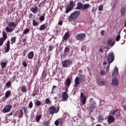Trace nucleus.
I'll list each match as a JSON object with an SVG mask.
<instances>
[{
  "instance_id": "nucleus-1",
  "label": "nucleus",
  "mask_w": 126,
  "mask_h": 126,
  "mask_svg": "<svg viewBox=\"0 0 126 126\" xmlns=\"http://www.w3.org/2000/svg\"><path fill=\"white\" fill-rule=\"evenodd\" d=\"M8 27H6L5 30L7 33H11V32H13V30H14L15 28H16V26L18 25V22L16 23L11 22H7Z\"/></svg>"
},
{
  "instance_id": "nucleus-2",
  "label": "nucleus",
  "mask_w": 126,
  "mask_h": 126,
  "mask_svg": "<svg viewBox=\"0 0 126 126\" xmlns=\"http://www.w3.org/2000/svg\"><path fill=\"white\" fill-rule=\"evenodd\" d=\"M79 80L80 82H79ZM75 87H77L81 83L85 82L86 80L85 79V75H81L79 77H76L75 79Z\"/></svg>"
},
{
  "instance_id": "nucleus-3",
  "label": "nucleus",
  "mask_w": 126,
  "mask_h": 126,
  "mask_svg": "<svg viewBox=\"0 0 126 126\" xmlns=\"http://www.w3.org/2000/svg\"><path fill=\"white\" fill-rule=\"evenodd\" d=\"M48 112L50 115H52V116H54V114H58V112H60V105H58L57 107L55 106L49 107Z\"/></svg>"
},
{
  "instance_id": "nucleus-4",
  "label": "nucleus",
  "mask_w": 126,
  "mask_h": 126,
  "mask_svg": "<svg viewBox=\"0 0 126 126\" xmlns=\"http://www.w3.org/2000/svg\"><path fill=\"white\" fill-rule=\"evenodd\" d=\"M80 15V10H76L73 12H72V13H71V14L68 17V20L69 22H70L71 21H72V20H75V19H76V18H77Z\"/></svg>"
},
{
  "instance_id": "nucleus-5",
  "label": "nucleus",
  "mask_w": 126,
  "mask_h": 126,
  "mask_svg": "<svg viewBox=\"0 0 126 126\" xmlns=\"http://www.w3.org/2000/svg\"><path fill=\"white\" fill-rule=\"evenodd\" d=\"M89 7H90V4H83L82 3L79 2L77 4V7H76L75 9H82V10H85L86 9H88Z\"/></svg>"
},
{
  "instance_id": "nucleus-6",
  "label": "nucleus",
  "mask_w": 126,
  "mask_h": 126,
  "mask_svg": "<svg viewBox=\"0 0 126 126\" xmlns=\"http://www.w3.org/2000/svg\"><path fill=\"white\" fill-rule=\"evenodd\" d=\"M65 6H66L65 13H68L69 11H71V10L73 9V7L75 6V3H74L73 1L71 0L70 1V3H69V4L66 5Z\"/></svg>"
},
{
  "instance_id": "nucleus-7",
  "label": "nucleus",
  "mask_w": 126,
  "mask_h": 126,
  "mask_svg": "<svg viewBox=\"0 0 126 126\" xmlns=\"http://www.w3.org/2000/svg\"><path fill=\"white\" fill-rule=\"evenodd\" d=\"M2 35V37L0 38V47H2L3 43H4V41L7 39V34L5 32L3 31Z\"/></svg>"
},
{
  "instance_id": "nucleus-8",
  "label": "nucleus",
  "mask_w": 126,
  "mask_h": 126,
  "mask_svg": "<svg viewBox=\"0 0 126 126\" xmlns=\"http://www.w3.org/2000/svg\"><path fill=\"white\" fill-rule=\"evenodd\" d=\"M63 67H70L72 64V61L70 60H64L62 62Z\"/></svg>"
},
{
  "instance_id": "nucleus-9",
  "label": "nucleus",
  "mask_w": 126,
  "mask_h": 126,
  "mask_svg": "<svg viewBox=\"0 0 126 126\" xmlns=\"http://www.w3.org/2000/svg\"><path fill=\"white\" fill-rule=\"evenodd\" d=\"M106 59L109 63H112L115 61V55L114 53H110L108 56H106Z\"/></svg>"
},
{
  "instance_id": "nucleus-10",
  "label": "nucleus",
  "mask_w": 126,
  "mask_h": 126,
  "mask_svg": "<svg viewBox=\"0 0 126 126\" xmlns=\"http://www.w3.org/2000/svg\"><path fill=\"white\" fill-rule=\"evenodd\" d=\"M86 37V34L85 33H79L75 36V38L77 41H83Z\"/></svg>"
},
{
  "instance_id": "nucleus-11",
  "label": "nucleus",
  "mask_w": 126,
  "mask_h": 126,
  "mask_svg": "<svg viewBox=\"0 0 126 126\" xmlns=\"http://www.w3.org/2000/svg\"><path fill=\"white\" fill-rule=\"evenodd\" d=\"M12 108V105H6L3 109V113L5 114V113H9L10 110Z\"/></svg>"
},
{
  "instance_id": "nucleus-12",
  "label": "nucleus",
  "mask_w": 126,
  "mask_h": 126,
  "mask_svg": "<svg viewBox=\"0 0 126 126\" xmlns=\"http://www.w3.org/2000/svg\"><path fill=\"white\" fill-rule=\"evenodd\" d=\"M115 118L112 115H109L107 117V123L109 125H111V124H113V123H115Z\"/></svg>"
},
{
  "instance_id": "nucleus-13",
  "label": "nucleus",
  "mask_w": 126,
  "mask_h": 126,
  "mask_svg": "<svg viewBox=\"0 0 126 126\" xmlns=\"http://www.w3.org/2000/svg\"><path fill=\"white\" fill-rule=\"evenodd\" d=\"M67 100H68V94L66 92H63L62 94V101L66 102Z\"/></svg>"
},
{
  "instance_id": "nucleus-14",
  "label": "nucleus",
  "mask_w": 126,
  "mask_h": 126,
  "mask_svg": "<svg viewBox=\"0 0 126 126\" xmlns=\"http://www.w3.org/2000/svg\"><path fill=\"white\" fill-rule=\"evenodd\" d=\"M112 85L114 86H116L117 85H119V79L117 77H114L112 79Z\"/></svg>"
},
{
  "instance_id": "nucleus-15",
  "label": "nucleus",
  "mask_w": 126,
  "mask_h": 126,
  "mask_svg": "<svg viewBox=\"0 0 126 126\" xmlns=\"http://www.w3.org/2000/svg\"><path fill=\"white\" fill-rule=\"evenodd\" d=\"M6 46V47L5 48V53H8L9 50H10V41L9 40H7Z\"/></svg>"
},
{
  "instance_id": "nucleus-16",
  "label": "nucleus",
  "mask_w": 126,
  "mask_h": 126,
  "mask_svg": "<svg viewBox=\"0 0 126 126\" xmlns=\"http://www.w3.org/2000/svg\"><path fill=\"white\" fill-rule=\"evenodd\" d=\"M30 10L33 13H37V12H38V10H39V9L38 6H34L31 7Z\"/></svg>"
},
{
  "instance_id": "nucleus-17",
  "label": "nucleus",
  "mask_w": 126,
  "mask_h": 126,
  "mask_svg": "<svg viewBox=\"0 0 126 126\" xmlns=\"http://www.w3.org/2000/svg\"><path fill=\"white\" fill-rule=\"evenodd\" d=\"M96 107H97V104L95 101H93L92 103L91 104L90 108L91 111H93L94 109H96Z\"/></svg>"
},
{
  "instance_id": "nucleus-18",
  "label": "nucleus",
  "mask_w": 126,
  "mask_h": 126,
  "mask_svg": "<svg viewBox=\"0 0 126 126\" xmlns=\"http://www.w3.org/2000/svg\"><path fill=\"white\" fill-rule=\"evenodd\" d=\"M112 39L111 38H109L107 40V45H108V46H111V47H113V46H114V45H115L116 41H112Z\"/></svg>"
},
{
  "instance_id": "nucleus-19",
  "label": "nucleus",
  "mask_w": 126,
  "mask_h": 126,
  "mask_svg": "<svg viewBox=\"0 0 126 126\" xmlns=\"http://www.w3.org/2000/svg\"><path fill=\"white\" fill-rule=\"evenodd\" d=\"M107 82L106 81H100V80L97 81V84H98V85H99V86L105 85L107 84Z\"/></svg>"
},
{
  "instance_id": "nucleus-20",
  "label": "nucleus",
  "mask_w": 126,
  "mask_h": 126,
  "mask_svg": "<svg viewBox=\"0 0 126 126\" xmlns=\"http://www.w3.org/2000/svg\"><path fill=\"white\" fill-rule=\"evenodd\" d=\"M65 83L68 88L70 86V84H71V80L70 78H67L65 81Z\"/></svg>"
},
{
  "instance_id": "nucleus-21",
  "label": "nucleus",
  "mask_w": 126,
  "mask_h": 126,
  "mask_svg": "<svg viewBox=\"0 0 126 126\" xmlns=\"http://www.w3.org/2000/svg\"><path fill=\"white\" fill-rule=\"evenodd\" d=\"M119 73V69L116 67L114 68V71L112 72V76H116Z\"/></svg>"
},
{
  "instance_id": "nucleus-22",
  "label": "nucleus",
  "mask_w": 126,
  "mask_h": 126,
  "mask_svg": "<svg viewBox=\"0 0 126 126\" xmlns=\"http://www.w3.org/2000/svg\"><path fill=\"white\" fill-rule=\"evenodd\" d=\"M69 38V32H66L63 36V40L66 41Z\"/></svg>"
},
{
  "instance_id": "nucleus-23",
  "label": "nucleus",
  "mask_w": 126,
  "mask_h": 126,
  "mask_svg": "<svg viewBox=\"0 0 126 126\" xmlns=\"http://www.w3.org/2000/svg\"><path fill=\"white\" fill-rule=\"evenodd\" d=\"M45 29H47V26H46V24H42L40 26V28H39V30L40 31H43Z\"/></svg>"
},
{
  "instance_id": "nucleus-24",
  "label": "nucleus",
  "mask_w": 126,
  "mask_h": 126,
  "mask_svg": "<svg viewBox=\"0 0 126 126\" xmlns=\"http://www.w3.org/2000/svg\"><path fill=\"white\" fill-rule=\"evenodd\" d=\"M28 57L30 60H32V59L34 58V52L33 51L30 52L29 53Z\"/></svg>"
},
{
  "instance_id": "nucleus-25",
  "label": "nucleus",
  "mask_w": 126,
  "mask_h": 126,
  "mask_svg": "<svg viewBox=\"0 0 126 126\" xmlns=\"http://www.w3.org/2000/svg\"><path fill=\"white\" fill-rule=\"evenodd\" d=\"M70 51V48L68 47H66L64 50V54L65 55L68 54V53Z\"/></svg>"
},
{
  "instance_id": "nucleus-26",
  "label": "nucleus",
  "mask_w": 126,
  "mask_h": 126,
  "mask_svg": "<svg viewBox=\"0 0 126 126\" xmlns=\"http://www.w3.org/2000/svg\"><path fill=\"white\" fill-rule=\"evenodd\" d=\"M118 112V109L113 110L111 111L109 113V116H112V117H114L116 115V112Z\"/></svg>"
},
{
  "instance_id": "nucleus-27",
  "label": "nucleus",
  "mask_w": 126,
  "mask_h": 126,
  "mask_svg": "<svg viewBox=\"0 0 126 126\" xmlns=\"http://www.w3.org/2000/svg\"><path fill=\"white\" fill-rule=\"evenodd\" d=\"M21 90L22 91V92H23V93H26V92H27V87H26V86H24L23 87H22Z\"/></svg>"
},
{
  "instance_id": "nucleus-28",
  "label": "nucleus",
  "mask_w": 126,
  "mask_h": 126,
  "mask_svg": "<svg viewBox=\"0 0 126 126\" xmlns=\"http://www.w3.org/2000/svg\"><path fill=\"white\" fill-rule=\"evenodd\" d=\"M19 112H20V113L19 114V115L18 117L19 119H21V118L23 117V115H24L23 110H22V109H20Z\"/></svg>"
},
{
  "instance_id": "nucleus-29",
  "label": "nucleus",
  "mask_w": 126,
  "mask_h": 126,
  "mask_svg": "<svg viewBox=\"0 0 126 126\" xmlns=\"http://www.w3.org/2000/svg\"><path fill=\"white\" fill-rule=\"evenodd\" d=\"M81 101L83 105H85L86 104V96H84L83 97H82Z\"/></svg>"
},
{
  "instance_id": "nucleus-30",
  "label": "nucleus",
  "mask_w": 126,
  "mask_h": 126,
  "mask_svg": "<svg viewBox=\"0 0 126 126\" xmlns=\"http://www.w3.org/2000/svg\"><path fill=\"white\" fill-rule=\"evenodd\" d=\"M11 91H7L5 94V97L6 98H9V96H10L11 95Z\"/></svg>"
},
{
  "instance_id": "nucleus-31",
  "label": "nucleus",
  "mask_w": 126,
  "mask_h": 126,
  "mask_svg": "<svg viewBox=\"0 0 126 126\" xmlns=\"http://www.w3.org/2000/svg\"><path fill=\"white\" fill-rule=\"evenodd\" d=\"M98 122H102V121H104V118L102 115H99L97 117Z\"/></svg>"
},
{
  "instance_id": "nucleus-32",
  "label": "nucleus",
  "mask_w": 126,
  "mask_h": 126,
  "mask_svg": "<svg viewBox=\"0 0 126 126\" xmlns=\"http://www.w3.org/2000/svg\"><path fill=\"white\" fill-rule=\"evenodd\" d=\"M121 15H125L126 13V8L122 7L121 11Z\"/></svg>"
},
{
  "instance_id": "nucleus-33",
  "label": "nucleus",
  "mask_w": 126,
  "mask_h": 126,
  "mask_svg": "<svg viewBox=\"0 0 126 126\" xmlns=\"http://www.w3.org/2000/svg\"><path fill=\"white\" fill-rule=\"evenodd\" d=\"M32 25L33 26H38V25H39V23L36 21V20H33Z\"/></svg>"
},
{
  "instance_id": "nucleus-34",
  "label": "nucleus",
  "mask_w": 126,
  "mask_h": 126,
  "mask_svg": "<svg viewBox=\"0 0 126 126\" xmlns=\"http://www.w3.org/2000/svg\"><path fill=\"white\" fill-rule=\"evenodd\" d=\"M45 103L47 105L49 104H51V100L49 98H46V99L45 100Z\"/></svg>"
},
{
  "instance_id": "nucleus-35",
  "label": "nucleus",
  "mask_w": 126,
  "mask_h": 126,
  "mask_svg": "<svg viewBox=\"0 0 126 126\" xmlns=\"http://www.w3.org/2000/svg\"><path fill=\"white\" fill-rule=\"evenodd\" d=\"M41 104H42V103H41V101H40L39 100H37V101L35 102V106H36L37 107H40V106H41Z\"/></svg>"
},
{
  "instance_id": "nucleus-36",
  "label": "nucleus",
  "mask_w": 126,
  "mask_h": 126,
  "mask_svg": "<svg viewBox=\"0 0 126 126\" xmlns=\"http://www.w3.org/2000/svg\"><path fill=\"white\" fill-rule=\"evenodd\" d=\"M6 65H7V63H6V62H2L1 63V68H4L5 67H6Z\"/></svg>"
},
{
  "instance_id": "nucleus-37",
  "label": "nucleus",
  "mask_w": 126,
  "mask_h": 126,
  "mask_svg": "<svg viewBox=\"0 0 126 126\" xmlns=\"http://www.w3.org/2000/svg\"><path fill=\"white\" fill-rule=\"evenodd\" d=\"M41 118H42V115L36 116V122H37V123H39L41 120Z\"/></svg>"
},
{
  "instance_id": "nucleus-38",
  "label": "nucleus",
  "mask_w": 126,
  "mask_h": 126,
  "mask_svg": "<svg viewBox=\"0 0 126 126\" xmlns=\"http://www.w3.org/2000/svg\"><path fill=\"white\" fill-rule=\"evenodd\" d=\"M39 20L40 22H43L45 20V14L44 15H41L39 17Z\"/></svg>"
},
{
  "instance_id": "nucleus-39",
  "label": "nucleus",
  "mask_w": 126,
  "mask_h": 126,
  "mask_svg": "<svg viewBox=\"0 0 126 126\" xmlns=\"http://www.w3.org/2000/svg\"><path fill=\"white\" fill-rule=\"evenodd\" d=\"M43 124L44 126H49V125H50V122H49V121H46L43 122Z\"/></svg>"
},
{
  "instance_id": "nucleus-40",
  "label": "nucleus",
  "mask_w": 126,
  "mask_h": 126,
  "mask_svg": "<svg viewBox=\"0 0 126 126\" xmlns=\"http://www.w3.org/2000/svg\"><path fill=\"white\" fill-rule=\"evenodd\" d=\"M120 39H121V35H120V33H119L116 38V41L117 42H119V41H120Z\"/></svg>"
},
{
  "instance_id": "nucleus-41",
  "label": "nucleus",
  "mask_w": 126,
  "mask_h": 126,
  "mask_svg": "<svg viewBox=\"0 0 126 126\" xmlns=\"http://www.w3.org/2000/svg\"><path fill=\"white\" fill-rule=\"evenodd\" d=\"M30 31L29 29H26L23 32V34L25 35L26 34H27V33H29Z\"/></svg>"
},
{
  "instance_id": "nucleus-42",
  "label": "nucleus",
  "mask_w": 126,
  "mask_h": 126,
  "mask_svg": "<svg viewBox=\"0 0 126 126\" xmlns=\"http://www.w3.org/2000/svg\"><path fill=\"white\" fill-rule=\"evenodd\" d=\"M11 41L12 43H15L16 42V36L11 37Z\"/></svg>"
},
{
  "instance_id": "nucleus-43",
  "label": "nucleus",
  "mask_w": 126,
  "mask_h": 126,
  "mask_svg": "<svg viewBox=\"0 0 126 126\" xmlns=\"http://www.w3.org/2000/svg\"><path fill=\"white\" fill-rule=\"evenodd\" d=\"M29 108H30V109H32V108H33V102H32V101H30Z\"/></svg>"
},
{
  "instance_id": "nucleus-44",
  "label": "nucleus",
  "mask_w": 126,
  "mask_h": 126,
  "mask_svg": "<svg viewBox=\"0 0 126 126\" xmlns=\"http://www.w3.org/2000/svg\"><path fill=\"white\" fill-rule=\"evenodd\" d=\"M54 46L53 45H50L49 46V49H48V51H50V52L53 51V50H54Z\"/></svg>"
},
{
  "instance_id": "nucleus-45",
  "label": "nucleus",
  "mask_w": 126,
  "mask_h": 126,
  "mask_svg": "<svg viewBox=\"0 0 126 126\" xmlns=\"http://www.w3.org/2000/svg\"><path fill=\"white\" fill-rule=\"evenodd\" d=\"M100 75L102 76L103 75H105V74H106V71H104V70H101L100 72Z\"/></svg>"
},
{
  "instance_id": "nucleus-46",
  "label": "nucleus",
  "mask_w": 126,
  "mask_h": 126,
  "mask_svg": "<svg viewBox=\"0 0 126 126\" xmlns=\"http://www.w3.org/2000/svg\"><path fill=\"white\" fill-rule=\"evenodd\" d=\"M11 85V82H7L6 84V87H9Z\"/></svg>"
},
{
  "instance_id": "nucleus-47",
  "label": "nucleus",
  "mask_w": 126,
  "mask_h": 126,
  "mask_svg": "<svg viewBox=\"0 0 126 126\" xmlns=\"http://www.w3.org/2000/svg\"><path fill=\"white\" fill-rule=\"evenodd\" d=\"M99 11H102L103 10V5H101L98 6Z\"/></svg>"
},
{
  "instance_id": "nucleus-48",
  "label": "nucleus",
  "mask_w": 126,
  "mask_h": 126,
  "mask_svg": "<svg viewBox=\"0 0 126 126\" xmlns=\"http://www.w3.org/2000/svg\"><path fill=\"white\" fill-rule=\"evenodd\" d=\"M22 110H23L25 114H26V111H27V108L26 107H22Z\"/></svg>"
},
{
  "instance_id": "nucleus-49",
  "label": "nucleus",
  "mask_w": 126,
  "mask_h": 126,
  "mask_svg": "<svg viewBox=\"0 0 126 126\" xmlns=\"http://www.w3.org/2000/svg\"><path fill=\"white\" fill-rule=\"evenodd\" d=\"M55 125L56 126H58L60 125V121H59V120H56L55 122Z\"/></svg>"
},
{
  "instance_id": "nucleus-50",
  "label": "nucleus",
  "mask_w": 126,
  "mask_h": 126,
  "mask_svg": "<svg viewBox=\"0 0 126 126\" xmlns=\"http://www.w3.org/2000/svg\"><path fill=\"white\" fill-rule=\"evenodd\" d=\"M57 88V86H53L52 90V94H54V89Z\"/></svg>"
},
{
  "instance_id": "nucleus-51",
  "label": "nucleus",
  "mask_w": 126,
  "mask_h": 126,
  "mask_svg": "<svg viewBox=\"0 0 126 126\" xmlns=\"http://www.w3.org/2000/svg\"><path fill=\"white\" fill-rule=\"evenodd\" d=\"M23 65L24 66V67H26L28 65V64L26 63V62H23Z\"/></svg>"
},
{
  "instance_id": "nucleus-52",
  "label": "nucleus",
  "mask_w": 126,
  "mask_h": 126,
  "mask_svg": "<svg viewBox=\"0 0 126 126\" xmlns=\"http://www.w3.org/2000/svg\"><path fill=\"white\" fill-rule=\"evenodd\" d=\"M34 118V112H32L31 114V119H32V120H33Z\"/></svg>"
},
{
  "instance_id": "nucleus-53",
  "label": "nucleus",
  "mask_w": 126,
  "mask_h": 126,
  "mask_svg": "<svg viewBox=\"0 0 126 126\" xmlns=\"http://www.w3.org/2000/svg\"><path fill=\"white\" fill-rule=\"evenodd\" d=\"M100 35H101V36H104V35H105V31H102L101 32H100Z\"/></svg>"
},
{
  "instance_id": "nucleus-54",
  "label": "nucleus",
  "mask_w": 126,
  "mask_h": 126,
  "mask_svg": "<svg viewBox=\"0 0 126 126\" xmlns=\"http://www.w3.org/2000/svg\"><path fill=\"white\" fill-rule=\"evenodd\" d=\"M58 25H60V26H62L63 25V21H59L58 22Z\"/></svg>"
},
{
  "instance_id": "nucleus-55",
  "label": "nucleus",
  "mask_w": 126,
  "mask_h": 126,
  "mask_svg": "<svg viewBox=\"0 0 126 126\" xmlns=\"http://www.w3.org/2000/svg\"><path fill=\"white\" fill-rule=\"evenodd\" d=\"M46 4V0L42 1L41 3H40V4L42 5H45Z\"/></svg>"
},
{
  "instance_id": "nucleus-56",
  "label": "nucleus",
  "mask_w": 126,
  "mask_h": 126,
  "mask_svg": "<svg viewBox=\"0 0 126 126\" xmlns=\"http://www.w3.org/2000/svg\"><path fill=\"white\" fill-rule=\"evenodd\" d=\"M32 17H33V14L31 13L30 16H29V18H30V19H32Z\"/></svg>"
},
{
  "instance_id": "nucleus-57",
  "label": "nucleus",
  "mask_w": 126,
  "mask_h": 126,
  "mask_svg": "<svg viewBox=\"0 0 126 126\" xmlns=\"http://www.w3.org/2000/svg\"><path fill=\"white\" fill-rule=\"evenodd\" d=\"M26 53H27V51L26 50H24L23 52V56L25 57L26 56Z\"/></svg>"
},
{
  "instance_id": "nucleus-58",
  "label": "nucleus",
  "mask_w": 126,
  "mask_h": 126,
  "mask_svg": "<svg viewBox=\"0 0 126 126\" xmlns=\"http://www.w3.org/2000/svg\"><path fill=\"white\" fill-rule=\"evenodd\" d=\"M81 98H83V97H86L85 95H83V93H81L80 94Z\"/></svg>"
},
{
  "instance_id": "nucleus-59",
  "label": "nucleus",
  "mask_w": 126,
  "mask_h": 126,
  "mask_svg": "<svg viewBox=\"0 0 126 126\" xmlns=\"http://www.w3.org/2000/svg\"><path fill=\"white\" fill-rule=\"evenodd\" d=\"M13 115V112H11L10 113L7 115V116H9V117H10V116H12Z\"/></svg>"
},
{
  "instance_id": "nucleus-60",
  "label": "nucleus",
  "mask_w": 126,
  "mask_h": 126,
  "mask_svg": "<svg viewBox=\"0 0 126 126\" xmlns=\"http://www.w3.org/2000/svg\"><path fill=\"white\" fill-rule=\"evenodd\" d=\"M109 66H107L106 67V71L108 72V71H109Z\"/></svg>"
},
{
  "instance_id": "nucleus-61",
  "label": "nucleus",
  "mask_w": 126,
  "mask_h": 126,
  "mask_svg": "<svg viewBox=\"0 0 126 126\" xmlns=\"http://www.w3.org/2000/svg\"><path fill=\"white\" fill-rule=\"evenodd\" d=\"M16 78V75H14L13 76L12 79H15Z\"/></svg>"
},
{
  "instance_id": "nucleus-62",
  "label": "nucleus",
  "mask_w": 126,
  "mask_h": 126,
  "mask_svg": "<svg viewBox=\"0 0 126 126\" xmlns=\"http://www.w3.org/2000/svg\"><path fill=\"white\" fill-rule=\"evenodd\" d=\"M78 72H79V73H82V70H79Z\"/></svg>"
},
{
  "instance_id": "nucleus-63",
  "label": "nucleus",
  "mask_w": 126,
  "mask_h": 126,
  "mask_svg": "<svg viewBox=\"0 0 126 126\" xmlns=\"http://www.w3.org/2000/svg\"><path fill=\"white\" fill-rule=\"evenodd\" d=\"M23 43H25L26 42V39H24L23 41Z\"/></svg>"
},
{
  "instance_id": "nucleus-64",
  "label": "nucleus",
  "mask_w": 126,
  "mask_h": 126,
  "mask_svg": "<svg viewBox=\"0 0 126 126\" xmlns=\"http://www.w3.org/2000/svg\"><path fill=\"white\" fill-rule=\"evenodd\" d=\"M100 52H101V53H103V50L102 49V48H100Z\"/></svg>"
}]
</instances>
